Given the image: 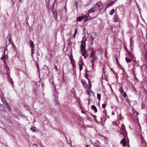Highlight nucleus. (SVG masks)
<instances>
[{"instance_id":"1","label":"nucleus","mask_w":147,"mask_h":147,"mask_svg":"<svg viewBox=\"0 0 147 147\" xmlns=\"http://www.w3.org/2000/svg\"><path fill=\"white\" fill-rule=\"evenodd\" d=\"M102 3L101 1H100L96 3L94 6L95 10L98 11H101L103 9Z\"/></svg>"},{"instance_id":"2","label":"nucleus","mask_w":147,"mask_h":147,"mask_svg":"<svg viewBox=\"0 0 147 147\" xmlns=\"http://www.w3.org/2000/svg\"><path fill=\"white\" fill-rule=\"evenodd\" d=\"M121 126L122 128L121 131H118V132L121 135H123L124 137H127V132L125 128L124 125V124H121Z\"/></svg>"},{"instance_id":"3","label":"nucleus","mask_w":147,"mask_h":147,"mask_svg":"<svg viewBox=\"0 0 147 147\" xmlns=\"http://www.w3.org/2000/svg\"><path fill=\"white\" fill-rule=\"evenodd\" d=\"M81 51L82 53V56H84L86 52V50L85 49L86 47V43L85 42L83 41L81 42Z\"/></svg>"},{"instance_id":"4","label":"nucleus","mask_w":147,"mask_h":147,"mask_svg":"<svg viewBox=\"0 0 147 147\" xmlns=\"http://www.w3.org/2000/svg\"><path fill=\"white\" fill-rule=\"evenodd\" d=\"M90 17L88 16L87 15H86V16H81L77 18V20L78 21L81 22L82 19H84V21L86 22L88 20H90Z\"/></svg>"},{"instance_id":"5","label":"nucleus","mask_w":147,"mask_h":147,"mask_svg":"<svg viewBox=\"0 0 147 147\" xmlns=\"http://www.w3.org/2000/svg\"><path fill=\"white\" fill-rule=\"evenodd\" d=\"M96 11L95 10V8L93 6L88 11V13L86 15H87L89 17H90L89 15V13H90L93 12H94Z\"/></svg>"},{"instance_id":"6","label":"nucleus","mask_w":147,"mask_h":147,"mask_svg":"<svg viewBox=\"0 0 147 147\" xmlns=\"http://www.w3.org/2000/svg\"><path fill=\"white\" fill-rule=\"evenodd\" d=\"M79 64L80 66V71H81L82 69V67L84 65L83 61L82 60H81L79 61Z\"/></svg>"},{"instance_id":"7","label":"nucleus","mask_w":147,"mask_h":147,"mask_svg":"<svg viewBox=\"0 0 147 147\" xmlns=\"http://www.w3.org/2000/svg\"><path fill=\"white\" fill-rule=\"evenodd\" d=\"M115 0H114L113 1H112L110 3L108 4L107 5V7H106V8H108L109 7L114 5L115 4Z\"/></svg>"},{"instance_id":"8","label":"nucleus","mask_w":147,"mask_h":147,"mask_svg":"<svg viewBox=\"0 0 147 147\" xmlns=\"http://www.w3.org/2000/svg\"><path fill=\"white\" fill-rule=\"evenodd\" d=\"M57 97L55 96V97L54 101H55V105L56 106L58 105L59 104L58 100L57 99Z\"/></svg>"},{"instance_id":"9","label":"nucleus","mask_w":147,"mask_h":147,"mask_svg":"<svg viewBox=\"0 0 147 147\" xmlns=\"http://www.w3.org/2000/svg\"><path fill=\"white\" fill-rule=\"evenodd\" d=\"M92 59L91 61V63H92V67L94 65V63L96 61V59L97 58V57H92Z\"/></svg>"},{"instance_id":"10","label":"nucleus","mask_w":147,"mask_h":147,"mask_svg":"<svg viewBox=\"0 0 147 147\" xmlns=\"http://www.w3.org/2000/svg\"><path fill=\"white\" fill-rule=\"evenodd\" d=\"M4 105L9 110H11L10 106L7 102H5V103L4 104Z\"/></svg>"},{"instance_id":"11","label":"nucleus","mask_w":147,"mask_h":147,"mask_svg":"<svg viewBox=\"0 0 147 147\" xmlns=\"http://www.w3.org/2000/svg\"><path fill=\"white\" fill-rule=\"evenodd\" d=\"M30 129L32 130L33 132H35L37 131H38V129L36 127H32Z\"/></svg>"},{"instance_id":"12","label":"nucleus","mask_w":147,"mask_h":147,"mask_svg":"<svg viewBox=\"0 0 147 147\" xmlns=\"http://www.w3.org/2000/svg\"><path fill=\"white\" fill-rule=\"evenodd\" d=\"M41 29V26L40 25H38L37 28H36V30L37 32L39 33L40 32Z\"/></svg>"},{"instance_id":"13","label":"nucleus","mask_w":147,"mask_h":147,"mask_svg":"<svg viewBox=\"0 0 147 147\" xmlns=\"http://www.w3.org/2000/svg\"><path fill=\"white\" fill-rule=\"evenodd\" d=\"M91 108L92 109V110H94V112L96 113L97 111V110L96 107L94 105H92L91 107Z\"/></svg>"},{"instance_id":"14","label":"nucleus","mask_w":147,"mask_h":147,"mask_svg":"<svg viewBox=\"0 0 147 147\" xmlns=\"http://www.w3.org/2000/svg\"><path fill=\"white\" fill-rule=\"evenodd\" d=\"M95 54V51H92L91 52V54L90 55V57L91 58V57H96L95 56H94Z\"/></svg>"},{"instance_id":"15","label":"nucleus","mask_w":147,"mask_h":147,"mask_svg":"<svg viewBox=\"0 0 147 147\" xmlns=\"http://www.w3.org/2000/svg\"><path fill=\"white\" fill-rule=\"evenodd\" d=\"M82 83L83 86L85 88L87 87L88 86V84L86 82H85V81H82Z\"/></svg>"},{"instance_id":"16","label":"nucleus","mask_w":147,"mask_h":147,"mask_svg":"<svg viewBox=\"0 0 147 147\" xmlns=\"http://www.w3.org/2000/svg\"><path fill=\"white\" fill-rule=\"evenodd\" d=\"M30 46L31 47L33 48L34 46V44L33 42L31 40H30Z\"/></svg>"},{"instance_id":"17","label":"nucleus","mask_w":147,"mask_h":147,"mask_svg":"<svg viewBox=\"0 0 147 147\" xmlns=\"http://www.w3.org/2000/svg\"><path fill=\"white\" fill-rule=\"evenodd\" d=\"M69 58L71 59V62L72 63H73V61H74V60L73 58V55H72L71 54L69 56Z\"/></svg>"},{"instance_id":"18","label":"nucleus","mask_w":147,"mask_h":147,"mask_svg":"<svg viewBox=\"0 0 147 147\" xmlns=\"http://www.w3.org/2000/svg\"><path fill=\"white\" fill-rule=\"evenodd\" d=\"M6 41L8 42L9 43L8 44L11 43V37H7L6 39Z\"/></svg>"},{"instance_id":"19","label":"nucleus","mask_w":147,"mask_h":147,"mask_svg":"<svg viewBox=\"0 0 147 147\" xmlns=\"http://www.w3.org/2000/svg\"><path fill=\"white\" fill-rule=\"evenodd\" d=\"M128 55L131 57V58H133L134 57V56L131 53V52H129V51H128Z\"/></svg>"},{"instance_id":"20","label":"nucleus","mask_w":147,"mask_h":147,"mask_svg":"<svg viewBox=\"0 0 147 147\" xmlns=\"http://www.w3.org/2000/svg\"><path fill=\"white\" fill-rule=\"evenodd\" d=\"M91 91V92H92L93 93H94V92H92L91 90H87L86 91V92H87V93L89 97H90L91 96V94H90V93Z\"/></svg>"},{"instance_id":"21","label":"nucleus","mask_w":147,"mask_h":147,"mask_svg":"<svg viewBox=\"0 0 147 147\" xmlns=\"http://www.w3.org/2000/svg\"><path fill=\"white\" fill-rule=\"evenodd\" d=\"M125 60L127 63H130L131 61V59L127 57L125 58Z\"/></svg>"},{"instance_id":"22","label":"nucleus","mask_w":147,"mask_h":147,"mask_svg":"<svg viewBox=\"0 0 147 147\" xmlns=\"http://www.w3.org/2000/svg\"><path fill=\"white\" fill-rule=\"evenodd\" d=\"M119 91L120 92L121 94H123V93L124 92V91L122 87H121L119 89Z\"/></svg>"},{"instance_id":"23","label":"nucleus","mask_w":147,"mask_h":147,"mask_svg":"<svg viewBox=\"0 0 147 147\" xmlns=\"http://www.w3.org/2000/svg\"><path fill=\"white\" fill-rule=\"evenodd\" d=\"M53 14L54 16L55 17V18H56L57 17V11L55 10L53 11Z\"/></svg>"},{"instance_id":"24","label":"nucleus","mask_w":147,"mask_h":147,"mask_svg":"<svg viewBox=\"0 0 147 147\" xmlns=\"http://www.w3.org/2000/svg\"><path fill=\"white\" fill-rule=\"evenodd\" d=\"M1 100L4 104L5 103V102H6V99L4 98L1 97Z\"/></svg>"},{"instance_id":"25","label":"nucleus","mask_w":147,"mask_h":147,"mask_svg":"<svg viewBox=\"0 0 147 147\" xmlns=\"http://www.w3.org/2000/svg\"><path fill=\"white\" fill-rule=\"evenodd\" d=\"M115 12V10L114 9H112L110 11V14L111 15H112L113 13H114Z\"/></svg>"},{"instance_id":"26","label":"nucleus","mask_w":147,"mask_h":147,"mask_svg":"<svg viewBox=\"0 0 147 147\" xmlns=\"http://www.w3.org/2000/svg\"><path fill=\"white\" fill-rule=\"evenodd\" d=\"M101 95L100 94L98 93L97 94V98L99 100H100L101 99Z\"/></svg>"},{"instance_id":"27","label":"nucleus","mask_w":147,"mask_h":147,"mask_svg":"<svg viewBox=\"0 0 147 147\" xmlns=\"http://www.w3.org/2000/svg\"><path fill=\"white\" fill-rule=\"evenodd\" d=\"M24 107L27 110H30V107L29 106L27 105H25Z\"/></svg>"},{"instance_id":"28","label":"nucleus","mask_w":147,"mask_h":147,"mask_svg":"<svg viewBox=\"0 0 147 147\" xmlns=\"http://www.w3.org/2000/svg\"><path fill=\"white\" fill-rule=\"evenodd\" d=\"M58 94L59 93L58 92L55 91V92L54 93L55 97V96H56L57 97V98H58Z\"/></svg>"},{"instance_id":"29","label":"nucleus","mask_w":147,"mask_h":147,"mask_svg":"<svg viewBox=\"0 0 147 147\" xmlns=\"http://www.w3.org/2000/svg\"><path fill=\"white\" fill-rule=\"evenodd\" d=\"M5 51H4V52L3 54V57H2L1 58V59H2V60H4V58L5 57Z\"/></svg>"},{"instance_id":"30","label":"nucleus","mask_w":147,"mask_h":147,"mask_svg":"<svg viewBox=\"0 0 147 147\" xmlns=\"http://www.w3.org/2000/svg\"><path fill=\"white\" fill-rule=\"evenodd\" d=\"M88 86L90 88H91L92 84L90 80H89L88 81Z\"/></svg>"},{"instance_id":"31","label":"nucleus","mask_w":147,"mask_h":147,"mask_svg":"<svg viewBox=\"0 0 147 147\" xmlns=\"http://www.w3.org/2000/svg\"><path fill=\"white\" fill-rule=\"evenodd\" d=\"M126 140L124 138H123L121 140V143H122V142H125Z\"/></svg>"},{"instance_id":"32","label":"nucleus","mask_w":147,"mask_h":147,"mask_svg":"<svg viewBox=\"0 0 147 147\" xmlns=\"http://www.w3.org/2000/svg\"><path fill=\"white\" fill-rule=\"evenodd\" d=\"M117 17L116 16H115L114 18L115 22L117 21Z\"/></svg>"},{"instance_id":"33","label":"nucleus","mask_w":147,"mask_h":147,"mask_svg":"<svg viewBox=\"0 0 147 147\" xmlns=\"http://www.w3.org/2000/svg\"><path fill=\"white\" fill-rule=\"evenodd\" d=\"M7 122L9 123H12V121L11 120L9 119H7Z\"/></svg>"},{"instance_id":"34","label":"nucleus","mask_w":147,"mask_h":147,"mask_svg":"<svg viewBox=\"0 0 147 147\" xmlns=\"http://www.w3.org/2000/svg\"><path fill=\"white\" fill-rule=\"evenodd\" d=\"M84 33L82 34V35L83 36V37H88V32H87V34H86L85 36L84 35Z\"/></svg>"},{"instance_id":"35","label":"nucleus","mask_w":147,"mask_h":147,"mask_svg":"<svg viewBox=\"0 0 147 147\" xmlns=\"http://www.w3.org/2000/svg\"><path fill=\"white\" fill-rule=\"evenodd\" d=\"M122 143L123 144V146H126V142H122V143Z\"/></svg>"},{"instance_id":"36","label":"nucleus","mask_w":147,"mask_h":147,"mask_svg":"<svg viewBox=\"0 0 147 147\" xmlns=\"http://www.w3.org/2000/svg\"><path fill=\"white\" fill-rule=\"evenodd\" d=\"M106 105L105 104H103L102 105V107L104 108H105L106 107Z\"/></svg>"},{"instance_id":"37","label":"nucleus","mask_w":147,"mask_h":147,"mask_svg":"<svg viewBox=\"0 0 147 147\" xmlns=\"http://www.w3.org/2000/svg\"><path fill=\"white\" fill-rule=\"evenodd\" d=\"M123 95L124 98H125V97H126L127 96L126 94L125 93H123Z\"/></svg>"},{"instance_id":"38","label":"nucleus","mask_w":147,"mask_h":147,"mask_svg":"<svg viewBox=\"0 0 147 147\" xmlns=\"http://www.w3.org/2000/svg\"><path fill=\"white\" fill-rule=\"evenodd\" d=\"M9 80L10 82L13 81L12 79L10 77H9Z\"/></svg>"},{"instance_id":"39","label":"nucleus","mask_w":147,"mask_h":147,"mask_svg":"<svg viewBox=\"0 0 147 147\" xmlns=\"http://www.w3.org/2000/svg\"><path fill=\"white\" fill-rule=\"evenodd\" d=\"M36 67L37 68V69L38 70L39 72H39L40 71V70H39V65L37 63V65H36Z\"/></svg>"},{"instance_id":"40","label":"nucleus","mask_w":147,"mask_h":147,"mask_svg":"<svg viewBox=\"0 0 147 147\" xmlns=\"http://www.w3.org/2000/svg\"><path fill=\"white\" fill-rule=\"evenodd\" d=\"M94 146L95 147H100V146L99 145L97 144L96 143L94 144Z\"/></svg>"},{"instance_id":"41","label":"nucleus","mask_w":147,"mask_h":147,"mask_svg":"<svg viewBox=\"0 0 147 147\" xmlns=\"http://www.w3.org/2000/svg\"><path fill=\"white\" fill-rule=\"evenodd\" d=\"M85 74H86V78L87 79H88L89 80V79H88V78L87 77V75H88V74H87V72L86 71V72Z\"/></svg>"},{"instance_id":"42","label":"nucleus","mask_w":147,"mask_h":147,"mask_svg":"<svg viewBox=\"0 0 147 147\" xmlns=\"http://www.w3.org/2000/svg\"><path fill=\"white\" fill-rule=\"evenodd\" d=\"M34 50V49H31V54L33 55L34 53V52L33 51Z\"/></svg>"},{"instance_id":"43","label":"nucleus","mask_w":147,"mask_h":147,"mask_svg":"<svg viewBox=\"0 0 147 147\" xmlns=\"http://www.w3.org/2000/svg\"><path fill=\"white\" fill-rule=\"evenodd\" d=\"M33 147H38V146L36 144H34L33 145Z\"/></svg>"},{"instance_id":"44","label":"nucleus","mask_w":147,"mask_h":147,"mask_svg":"<svg viewBox=\"0 0 147 147\" xmlns=\"http://www.w3.org/2000/svg\"><path fill=\"white\" fill-rule=\"evenodd\" d=\"M124 48L125 49L127 52H128V51H129L127 49L126 47L124 46Z\"/></svg>"},{"instance_id":"45","label":"nucleus","mask_w":147,"mask_h":147,"mask_svg":"<svg viewBox=\"0 0 147 147\" xmlns=\"http://www.w3.org/2000/svg\"><path fill=\"white\" fill-rule=\"evenodd\" d=\"M93 117H94V118L95 120H96V121H98L96 119V115H94V116H93Z\"/></svg>"},{"instance_id":"46","label":"nucleus","mask_w":147,"mask_h":147,"mask_svg":"<svg viewBox=\"0 0 147 147\" xmlns=\"http://www.w3.org/2000/svg\"><path fill=\"white\" fill-rule=\"evenodd\" d=\"M141 140L142 141V142L143 143V146H144V145L143 144L144 143H143V142L144 141V140H143V139L142 138V137L141 138Z\"/></svg>"},{"instance_id":"47","label":"nucleus","mask_w":147,"mask_h":147,"mask_svg":"<svg viewBox=\"0 0 147 147\" xmlns=\"http://www.w3.org/2000/svg\"><path fill=\"white\" fill-rule=\"evenodd\" d=\"M54 67H55V68L56 69V71H57V66L56 65H55Z\"/></svg>"},{"instance_id":"48","label":"nucleus","mask_w":147,"mask_h":147,"mask_svg":"<svg viewBox=\"0 0 147 147\" xmlns=\"http://www.w3.org/2000/svg\"><path fill=\"white\" fill-rule=\"evenodd\" d=\"M11 84H12V85L13 86H14V82L13 81L11 82Z\"/></svg>"},{"instance_id":"49","label":"nucleus","mask_w":147,"mask_h":147,"mask_svg":"<svg viewBox=\"0 0 147 147\" xmlns=\"http://www.w3.org/2000/svg\"><path fill=\"white\" fill-rule=\"evenodd\" d=\"M77 29H76L75 30V33L74 34V37H75V35L76 34V33H77Z\"/></svg>"},{"instance_id":"50","label":"nucleus","mask_w":147,"mask_h":147,"mask_svg":"<svg viewBox=\"0 0 147 147\" xmlns=\"http://www.w3.org/2000/svg\"><path fill=\"white\" fill-rule=\"evenodd\" d=\"M77 29H76L75 30V33L74 34V37H75V35L76 34V33H77Z\"/></svg>"},{"instance_id":"51","label":"nucleus","mask_w":147,"mask_h":147,"mask_svg":"<svg viewBox=\"0 0 147 147\" xmlns=\"http://www.w3.org/2000/svg\"><path fill=\"white\" fill-rule=\"evenodd\" d=\"M112 124H112L113 125L116 124L117 123H115V122H114V121H113L112 122Z\"/></svg>"},{"instance_id":"52","label":"nucleus","mask_w":147,"mask_h":147,"mask_svg":"<svg viewBox=\"0 0 147 147\" xmlns=\"http://www.w3.org/2000/svg\"><path fill=\"white\" fill-rule=\"evenodd\" d=\"M7 74L8 75L7 78H9V77H10V75L8 73H7Z\"/></svg>"},{"instance_id":"53","label":"nucleus","mask_w":147,"mask_h":147,"mask_svg":"<svg viewBox=\"0 0 147 147\" xmlns=\"http://www.w3.org/2000/svg\"><path fill=\"white\" fill-rule=\"evenodd\" d=\"M133 38L132 37H131L130 39V44H131V41L132 40Z\"/></svg>"},{"instance_id":"54","label":"nucleus","mask_w":147,"mask_h":147,"mask_svg":"<svg viewBox=\"0 0 147 147\" xmlns=\"http://www.w3.org/2000/svg\"><path fill=\"white\" fill-rule=\"evenodd\" d=\"M107 111L106 110H104L103 111V113H105V114L107 113Z\"/></svg>"},{"instance_id":"55","label":"nucleus","mask_w":147,"mask_h":147,"mask_svg":"<svg viewBox=\"0 0 147 147\" xmlns=\"http://www.w3.org/2000/svg\"><path fill=\"white\" fill-rule=\"evenodd\" d=\"M43 84H44V83L42 82V84H41V87L42 88L43 87Z\"/></svg>"},{"instance_id":"56","label":"nucleus","mask_w":147,"mask_h":147,"mask_svg":"<svg viewBox=\"0 0 147 147\" xmlns=\"http://www.w3.org/2000/svg\"><path fill=\"white\" fill-rule=\"evenodd\" d=\"M11 1H12V2H13V5H14V4H15V2L14 1V0H11Z\"/></svg>"},{"instance_id":"57","label":"nucleus","mask_w":147,"mask_h":147,"mask_svg":"<svg viewBox=\"0 0 147 147\" xmlns=\"http://www.w3.org/2000/svg\"><path fill=\"white\" fill-rule=\"evenodd\" d=\"M77 5H78L77 3V2H76L75 3V5L76 6V7H77Z\"/></svg>"},{"instance_id":"58","label":"nucleus","mask_w":147,"mask_h":147,"mask_svg":"<svg viewBox=\"0 0 147 147\" xmlns=\"http://www.w3.org/2000/svg\"><path fill=\"white\" fill-rule=\"evenodd\" d=\"M113 72L114 74H116V75L117 74L116 73V72L114 71H113Z\"/></svg>"},{"instance_id":"59","label":"nucleus","mask_w":147,"mask_h":147,"mask_svg":"<svg viewBox=\"0 0 147 147\" xmlns=\"http://www.w3.org/2000/svg\"><path fill=\"white\" fill-rule=\"evenodd\" d=\"M146 57H147V51H146Z\"/></svg>"},{"instance_id":"60","label":"nucleus","mask_w":147,"mask_h":147,"mask_svg":"<svg viewBox=\"0 0 147 147\" xmlns=\"http://www.w3.org/2000/svg\"><path fill=\"white\" fill-rule=\"evenodd\" d=\"M82 112L84 114H85V112L83 111H82Z\"/></svg>"},{"instance_id":"61","label":"nucleus","mask_w":147,"mask_h":147,"mask_svg":"<svg viewBox=\"0 0 147 147\" xmlns=\"http://www.w3.org/2000/svg\"><path fill=\"white\" fill-rule=\"evenodd\" d=\"M37 54L38 55V56H39V53H38V52L37 53Z\"/></svg>"},{"instance_id":"62","label":"nucleus","mask_w":147,"mask_h":147,"mask_svg":"<svg viewBox=\"0 0 147 147\" xmlns=\"http://www.w3.org/2000/svg\"><path fill=\"white\" fill-rule=\"evenodd\" d=\"M115 114V113L114 112H112V115H114Z\"/></svg>"},{"instance_id":"63","label":"nucleus","mask_w":147,"mask_h":147,"mask_svg":"<svg viewBox=\"0 0 147 147\" xmlns=\"http://www.w3.org/2000/svg\"><path fill=\"white\" fill-rule=\"evenodd\" d=\"M134 90L135 91H136V89L135 88H134Z\"/></svg>"},{"instance_id":"64","label":"nucleus","mask_w":147,"mask_h":147,"mask_svg":"<svg viewBox=\"0 0 147 147\" xmlns=\"http://www.w3.org/2000/svg\"><path fill=\"white\" fill-rule=\"evenodd\" d=\"M118 76H116V78L117 79H118Z\"/></svg>"}]
</instances>
